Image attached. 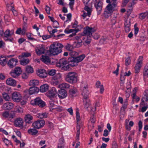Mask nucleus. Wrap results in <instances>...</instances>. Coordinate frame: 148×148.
I'll return each instance as SVG.
<instances>
[{"label": "nucleus", "mask_w": 148, "mask_h": 148, "mask_svg": "<svg viewBox=\"0 0 148 148\" xmlns=\"http://www.w3.org/2000/svg\"><path fill=\"white\" fill-rule=\"evenodd\" d=\"M81 90L82 91V95L83 96V101L84 107L87 108L90 104V101L88 99V95L90 92L88 90L87 85L86 84L85 85H82Z\"/></svg>", "instance_id": "1"}, {"label": "nucleus", "mask_w": 148, "mask_h": 148, "mask_svg": "<svg viewBox=\"0 0 148 148\" xmlns=\"http://www.w3.org/2000/svg\"><path fill=\"white\" fill-rule=\"evenodd\" d=\"M63 47L62 44L55 42L51 45L49 49L50 53L53 55H57L62 52Z\"/></svg>", "instance_id": "2"}, {"label": "nucleus", "mask_w": 148, "mask_h": 148, "mask_svg": "<svg viewBox=\"0 0 148 148\" xmlns=\"http://www.w3.org/2000/svg\"><path fill=\"white\" fill-rule=\"evenodd\" d=\"M52 64H56L57 67L62 69L65 71L68 70L69 68V66L68 64V61L64 58L60 59L57 62V60H55L54 62H52Z\"/></svg>", "instance_id": "3"}, {"label": "nucleus", "mask_w": 148, "mask_h": 148, "mask_svg": "<svg viewBox=\"0 0 148 148\" xmlns=\"http://www.w3.org/2000/svg\"><path fill=\"white\" fill-rule=\"evenodd\" d=\"M76 113L77 123V132L76 135V138L77 140H79L80 134V130L81 127L82 126L83 123L81 120L79 112V110L78 108L76 109Z\"/></svg>", "instance_id": "4"}, {"label": "nucleus", "mask_w": 148, "mask_h": 148, "mask_svg": "<svg viewBox=\"0 0 148 148\" xmlns=\"http://www.w3.org/2000/svg\"><path fill=\"white\" fill-rule=\"evenodd\" d=\"M77 74L74 72H70L66 75V80L68 82L70 83H75L77 80Z\"/></svg>", "instance_id": "5"}, {"label": "nucleus", "mask_w": 148, "mask_h": 148, "mask_svg": "<svg viewBox=\"0 0 148 148\" xmlns=\"http://www.w3.org/2000/svg\"><path fill=\"white\" fill-rule=\"evenodd\" d=\"M31 103L33 105H37L41 108L44 107L46 105L45 102L39 97H36L34 101L32 100Z\"/></svg>", "instance_id": "6"}, {"label": "nucleus", "mask_w": 148, "mask_h": 148, "mask_svg": "<svg viewBox=\"0 0 148 148\" xmlns=\"http://www.w3.org/2000/svg\"><path fill=\"white\" fill-rule=\"evenodd\" d=\"M96 30L94 28L87 26L84 29V33L85 36L91 37L92 36V34L94 33Z\"/></svg>", "instance_id": "7"}, {"label": "nucleus", "mask_w": 148, "mask_h": 148, "mask_svg": "<svg viewBox=\"0 0 148 148\" xmlns=\"http://www.w3.org/2000/svg\"><path fill=\"white\" fill-rule=\"evenodd\" d=\"M106 2L109 3L106 8H108L109 10L110 8L116 10V8L117 6V0H106Z\"/></svg>", "instance_id": "8"}, {"label": "nucleus", "mask_w": 148, "mask_h": 148, "mask_svg": "<svg viewBox=\"0 0 148 148\" xmlns=\"http://www.w3.org/2000/svg\"><path fill=\"white\" fill-rule=\"evenodd\" d=\"M143 60V57L142 56H139V58L138 59L137 62L134 67L136 73H138L139 72L142 66Z\"/></svg>", "instance_id": "9"}, {"label": "nucleus", "mask_w": 148, "mask_h": 148, "mask_svg": "<svg viewBox=\"0 0 148 148\" xmlns=\"http://www.w3.org/2000/svg\"><path fill=\"white\" fill-rule=\"evenodd\" d=\"M22 73L21 68L17 67H16L14 70H12L10 72V74L12 77L16 78L18 77Z\"/></svg>", "instance_id": "10"}, {"label": "nucleus", "mask_w": 148, "mask_h": 148, "mask_svg": "<svg viewBox=\"0 0 148 148\" xmlns=\"http://www.w3.org/2000/svg\"><path fill=\"white\" fill-rule=\"evenodd\" d=\"M12 98L14 101L19 102L22 99V97L20 93L15 92L12 94Z\"/></svg>", "instance_id": "11"}, {"label": "nucleus", "mask_w": 148, "mask_h": 148, "mask_svg": "<svg viewBox=\"0 0 148 148\" xmlns=\"http://www.w3.org/2000/svg\"><path fill=\"white\" fill-rule=\"evenodd\" d=\"M2 116L5 119L12 122V119L14 118L15 115L14 114L10 113L8 112L5 111L3 112Z\"/></svg>", "instance_id": "12"}, {"label": "nucleus", "mask_w": 148, "mask_h": 148, "mask_svg": "<svg viewBox=\"0 0 148 148\" xmlns=\"http://www.w3.org/2000/svg\"><path fill=\"white\" fill-rule=\"evenodd\" d=\"M57 93V91L55 87L51 88L46 94L47 96L49 97L50 99L53 98L55 97Z\"/></svg>", "instance_id": "13"}, {"label": "nucleus", "mask_w": 148, "mask_h": 148, "mask_svg": "<svg viewBox=\"0 0 148 148\" xmlns=\"http://www.w3.org/2000/svg\"><path fill=\"white\" fill-rule=\"evenodd\" d=\"M61 77V75L60 73H58L52 78V82L54 85H57L59 83V80L60 79Z\"/></svg>", "instance_id": "14"}, {"label": "nucleus", "mask_w": 148, "mask_h": 148, "mask_svg": "<svg viewBox=\"0 0 148 148\" xmlns=\"http://www.w3.org/2000/svg\"><path fill=\"white\" fill-rule=\"evenodd\" d=\"M18 62L17 59L13 58L9 60L7 64L9 68H13L16 66Z\"/></svg>", "instance_id": "15"}, {"label": "nucleus", "mask_w": 148, "mask_h": 148, "mask_svg": "<svg viewBox=\"0 0 148 148\" xmlns=\"http://www.w3.org/2000/svg\"><path fill=\"white\" fill-rule=\"evenodd\" d=\"M76 60L75 57H71L69 58L68 59V65L71 66H77L78 65V63Z\"/></svg>", "instance_id": "16"}, {"label": "nucleus", "mask_w": 148, "mask_h": 148, "mask_svg": "<svg viewBox=\"0 0 148 148\" xmlns=\"http://www.w3.org/2000/svg\"><path fill=\"white\" fill-rule=\"evenodd\" d=\"M45 122L43 121H36L33 123L32 126L35 129H39L44 126Z\"/></svg>", "instance_id": "17"}, {"label": "nucleus", "mask_w": 148, "mask_h": 148, "mask_svg": "<svg viewBox=\"0 0 148 148\" xmlns=\"http://www.w3.org/2000/svg\"><path fill=\"white\" fill-rule=\"evenodd\" d=\"M23 119L21 118H16L14 121V125L16 127H23Z\"/></svg>", "instance_id": "18"}, {"label": "nucleus", "mask_w": 148, "mask_h": 148, "mask_svg": "<svg viewBox=\"0 0 148 148\" xmlns=\"http://www.w3.org/2000/svg\"><path fill=\"white\" fill-rule=\"evenodd\" d=\"M14 107L13 104L10 102H7L4 103L3 106V108L5 110H10Z\"/></svg>", "instance_id": "19"}, {"label": "nucleus", "mask_w": 148, "mask_h": 148, "mask_svg": "<svg viewBox=\"0 0 148 148\" xmlns=\"http://www.w3.org/2000/svg\"><path fill=\"white\" fill-rule=\"evenodd\" d=\"M58 95L59 97L61 99L65 98L67 96V92L66 90L64 89H61L58 90Z\"/></svg>", "instance_id": "20"}, {"label": "nucleus", "mask_w": 148, "mask_h": 148, "mask_svg": "<svg viewBox=\"0 0 148 148\" xmlns=\"http://www.w3.org/2000/svg\"><path fill=\"white\" fill-rule=\"evenodd\" d=\"M95 7L97 10L98 15L100 14L102 10V3L100 1L95 3Z\"/></svg>", "instance_id": "21"}, {"label": "nucleus", "mask_w": 148, "mask_h": 148, "mask_svg": "<svg viewBox=\"0 0 148 148\" xmlns=\"http://www.w3.org/2000/svg\"><path fill=\"white\" fill-rule=\"evenodd\" d=\"M37 74L39 77L42 78L46 77L47 75L45 70L43 69L38 70L37 72Z\"/></svg>", "instance_id": "22"}, {"label": "nucleus", "mask_w": 148, "mask_h": 148, "mask_svg": "<svg viewBox=\"0 0 148 148\" xmlns=\"http://www.w3.org/2000/svg\"><path fill=\"white\" fill-rule=\"evenodd\" d=\"M45 51V48L42 45L37 47L36 49V52L38 55L44 53Z\"/></svg>", "instance_id": "23"}, {"label": "nucleus", "mask_w": 148, "mask_h": 148, "mask_svg": "<svg viewBox=\"0 0 148 148\" xmlns=\"http://www.w3.org/2000/svg\"><path fill=\"white\" fill-rule=\"evenodd\" d=\"M39 88L36 86L30 87L29 90V92L30 95H32L37 93L39 91Z\"/></svg>", "instance_id": "24"}, {"label": "nucleus", "mask_w": 148, "mask_h": 148, "mask_svg": "<svg viewBox=\"0 0 148 148\" xmlns=\"http://www.w3.org/2000/svg\"><path fill=\"white\" fill-rule=\"evenodd\" d=\"M6 84L8 85L14 86L16 84V82L14 79L10 78L8 79L6 81Z\"/></svg>", "instance_id": "25"}, {"label": "nucleus", "mask_w": 148, "mask_h": 148, "mask_svg": "<svg viewBox=\"0 0 148 148\" xmlns=\"http://www.w3.org/2000/svg\"><path fill=\"white\" fill-rule=\"evenodd\" d=\"M33 117L30 114L26 115L25 117V120L26 123L29 124L32 122Z\"/></svg>", "instance_id": "26"}, {"label": "nucleus", "mask_w": 148, "mask_h": 148, "mask_svg": "<svg viewBox=\"0 0 148 148\" xmlns=\"http://www.w3.org/2000/svg\"><path fill=\"white\" fill-rule=\"evenodd\" d=\"M107 9V10L106 11H105L103 13V16L106 18H108L109 16L111 15V14L115 10L111 9H110V10H109L108 8H106Z\"/></svg>", "instance_id": "27"}, {"label": "nucleus", "mask_w": 148, "mask_h": 148, "mask_svg": "<svg viewBox=\"0 0 148 148\" xmlns=\"http://www.w3.org/2000/svg\"><path fill=\"white\" fill-rule=\"evenodd\" d=\"M96 86L97 88L100 89V93L101 94L103 93L104 90V88L103 85L101 84V82L99 81H98L97 82L96 84Z\"/></svg>", "instance_id": "28"}, {"label": "nucleus", "mask_w": 148, "mask_h": 148, "mask_svg": "<svg viewBox=\"0 0 148 148\" xmlns=\"http://www.w3.org/2000/svg\"><path fill=\"white\" fill-rule=\"evenodd\" d=\"M6 58L3 56H0V64L2 66H5L7 63Z\"/></svg>", "instance_id": "29"}, {"label": "nucleus", "mask_w": 148, "mask_h": 148, "mask_svg": "<svg viewBox=\"0 0 148 148\" xmlns=\"http://www.w3.org/2000/svg\"><path fill=\"white\" fill-rule=\"evenodd\" d=\"M42 58L41 59L42 61L44 62L46 64L49 63L50 62H52L53 61H51L49 59V58L48 56H42Z\"/></svg>", "instance_id": "30"}, {"label": "nucleus", "mask_w": 148, "mask_h": 148, "mask_svg": "<svg viewBox=\"0 0 148 148\" xmlns=\"http://www.w3.org/2000/svg\"><path fill=\"white\" fill-rule=\"evenodd\" d=\"M49 88V86L47 84H45L40 86V91L42 92H45L48 90Z\"/></svg>", "instance_id": "31"}, {"label": "nucleus", "mask_w": 148, "mask_h": 148, "mask_svg": "<svg viewBox=\"0 0 148 148\" xmlns=\"http://www.w3.org/2000/svg\"><path fill=\"white\" fill-rule=\"evenodd\" d=\"M22 60H21L19 62L20 64L23 65L25 66L28 64L29 62V60L28 58H22Z\"/></svg>", "instance_id": "32"}, {"label": "nucleus", "mask_w": 148, "mask_h": 148, "mask_svg": "<svg viewBox=\"0 0 148 148\" xmlns=\"http://www.w3.org/2000/svg\"><path fill=\"white\" fill-rule=\"evenodd\" d=\"M84 9L87 12L88 16L90 17L92 12L91 8L89 7L88 5H85Z\"/></svg>", "instance_id": "33"}, {"label": "nucleus", "mask_w": 148, "mask_h": 148, "mask_svg": "<svg viewBox=\"0 0 148 148\" xmlns=\"http://www.w3.org/2000/svg\"><path fill=\"white\" fill-rule=\"evenodd\" d=\"M31 54L28 52H23L22 53L21 55L18 56V58L20 59H22V58H25V57H27L31 56Z\"/></svg>", "instance_id": "34"}, {"label": "nucleus", "mask_w": 148, "mask_h": 148, "mask_svg": "<svg viewBox=\"0 0 148 148\" xmlns=\"http://www.w3.org/2000/svg\"><path fill=\"white\" fill-rule=\"evenodd\" d=\"M77 92V89L75 88H71L70 89L69 91V96L71 97H74Z\"/></svg>", "instance_id": "35"}, {"label": "nucleus", "mask_w": 148, "mask_h": 148, "mask_svg": "<svg viewBox=\"0 0 148 148\" xmlns=\"http://www.w3.org/2000/svg\"><path fill=\"white\" fill-rule=\"evenodd\" d=\"M27 132L30 134L32 135H35L38 132V131L34 129H29L28 130Z\"/></svg>", "instance_id": "36"}, {"label": "nucleus", "mask_w": 148, "mask_h": 148, "mask_svg": "<svg viewBox=\"0 0 148 148\" xmlns=\"http://www.w3.org/2000/svg\"><path fill=\"white\" fill-rule=\"evenodd\" d=\"M51 101H49V108L50 110L51 111L54 110V108L56 107V105H55L54 103V100L51 99H50Z\"/></svg>", "instance_id": "37"}, {"label": "nucleus", "mask_w": 148, "mask_h": 148, "mask_svg": "<svg viewBox=\"0 0 148 148\" xmlns=\"http://www.w3.org/2000/svg\"><path fill=\"white\" fill-rule=\"evenodd\" d=\"M117 16V14H112L111 17V21L112 23V25H114L116 23Z\"/></svg>", "instance_id": "38"}, {"label": "nucleus", "mask_w": 148, "mask_h": 148, "mask_svg": "<svg viewBox=\"0 0 148 148\" xmlns=\"http://www.w3.org/2000/svg\"><path fill=\"white\" fill-rule=\"evenodd\" d=\"M39 81L37 80L33 79L31 80L29 83V85L30 86H37L38 84Z\"/></svg>", "instance_id": "39"}, {"label": "nucleus", "mask_w": 148, "mask_h": 148, "mask_svg": "<svg viewBox=\"0 0 148 148\" xmlns=\"http://www.w3.org/2000/svg\"><path fill=\"white\" fill-rule=\"evenodd\" d=\"M85 57V55L82 54L77 57H75V58L78 63L79 62L82 61L84 59Z\"/></svg>", "instance_id": "40"}, {"label": "nucleus", "mask_w": 148, "mask_h": 148, "mask_svg": "<svg viewBox=\"0 0 148 148\" xmlns=\"http://www.w3.org/2000/svg\"><path fill=\"white\" fill-rule=\"evenodd\" d=\"M141 102L140 103V104L144 105L145 103H144V101H148V95L147 94H146L144 95V96L142 99Z\"/></svg>", "instance_id": "41"}, {"label": "nucleus", "mask_w": 148, "mask_h": 148, "mask_svg": "<svg viewBox=\"0 0 148 148\" xmlns=\"http://www.w3.org/2000/svg\"><path fill=\"white\" fill-rule=\"evenodd\" d=\"M70 86L69 84L66 83H63L59 85V87L61 89H65L68 88Z\"/></svg>", "instance_id": "42"}, {"label": "nucleus", "mask_w": 148, "mask_h": 148, "mask_svg": "<svg viewBox=\"0 0 148 148\" xmlns=\"http://www.w3.org/2000/svg\"><path fill=\"white\" fill-rule=\"evenodd\" d=\"M23 110V109L18 106H16L14 109V112H16L22 113Z\"/></svg>", "instance_id": "43"}, {"label": "nucleus", "mask_w": 148, "mask_h": 148, "mask_svg": "<svg viewBox=\"0 0 148 148\" xmlns=\"http://www.w3.org/2000/svg\"><path fill=\"white\" fill-rule=\"evenodd\" d=\"M26 71L28 73H32L34 72V69L31 66H27L26 67Z\"/></svg>", "instance_id": "44"}, {"label": "nucleus", "mask_w": 148, "mask_h": 148, "mask_svg": "<svg viewBox=\"0 0 148 148\" xmlns=\"http://www.w3.org/2000/svg\"><path fill=\"white\" fill-rule=\"evenodd\" d=\"M65 48L70 51L73 49V46L71 45L67 44L64 47Z\"/></svg>", "instance_id": "45"}, {"label": "nucleus", "mask_w": 148, "mask_h": 148, "mask_svg": "<svg viewBox=\"0 0 148 148\" xmlns=\"http://www.w3.org/2000/svg\"><path fill=\"white\" fill-rule=\"evenodd\" d=\"M4 37L8 38L11 36L12 34H10V32L9 29L6 30L4 33Z\"/></svg>", "instance_id": "46"}, {"label": "nucleus", "mask_w": 148, "mask_h": 148, "mask_svg": "<svg viewBox=\"0 0 148 148\" xmlns=\"http://www.w3.org/2000/svg\"><path fill=\"white\" fill-rule=\"evenodd\" d=\"M2 140L5 143L6 146H8L9 144L12 145V143L11 141L6 138H2Z\"/></svg>", "instance_id": "47"}, {"label": "nucleus", "mask_w": 148, "mask_h": 148, "mask_svg": "<svg viewBox=\"0 0 148 148\" xmlns=\"http://www.w3.org/2000/svg\"><path fill=\"white\" fill-rule=\"evenodd\" d=\"M3 97L4 99L9 101L10 99V97L7 93H4L3 94Z\"/></svg>", "instance_id": "48"}, {"label": "nucleus", "mask_w": 148, "mask_h": 148, "mask_svg": "<svg viewBox=\"0 0 148 148\" xmlns=\"http://www.w3.org/2000/svg\"><path fill=\"white\" fill-rule=\"evenodd\" d=\"M69 53V55L71 56V57L76 56H77L78 54V53L77 52L73 51V50L70 51Z\"/></svg>", "instance_id": "49"}, {"label": "nucleus", "mask_w": 148, "mask_h": 148, "mask_svg": "<svg viewBox=\"0 0 148 148\" xmlns=\"http://www.w3.org/2000/svg\"><path fill=\"white\" fill-rule=\"evenodd\" d=\"M56 71L55 69H51L48 71V75L50 76H53L56 73Z\"/></svg>", "instance_id": "50"}, {"label": "nucleus", "mask_w": 148, "mask_h": 148, "mask_svg": "<svg viewBox=\"0 0 148 148\" xmlns=\"http://www.w3.org/2000/svg\"><path fill=\"white\" fill-rule=\"evenodd\" d=\"M147 14L146 13H141L140 15L139 18L141 19H143L146 17Z\"/></svg>", "instance_id": "51"}, {"label": "nucleus", "mask_w": 148, "mask_h": 148, "mask_svg": "<svg viewBox=\"0 0 148 148\" xmlns=\"http://www.w3.org/2000/svg\"><path fill=\"white\" fill-rule=\"evenodd\" d=\"M70 2L69 3L70 8L71 10H73L75 0H69Z\"/></svg>", "instance_id": "52"}, {"label": "nucleus", "mask_w": 148, "mask_h": 148, "mask_svg": "<svg viewBox=\"0 0 148 148\" xmlns=\"http://www.w3.org/2000/svg\"><path fill=\"white\" fill-rule=\"evenodd\" d=\"M91 40V37L87 36L86 38V40H84V41L87 44H89L90 43Z\"/></svg>", "instance_id": "53"}, {"label": "nucleus", "mask_w": 148, "mask_h": 148, "mask_svg": "<svg viewBox=\"0 0 148 148\" xmlns=\"http://www.w3.org/2000/svg\"><path fill=\"white\" fill-rule=\"evenodd\" d=\"M53 23V26L54 28H57L59 27V23L56 21H55Z\"/></svg>", "instance_id": "54"}, {"label": "nucleus", "mask_w": 148, "mask_h": 148, "mask_svg": "<svg viewBox=\"0 0 148 148\" xmlns=\"http://www.w3.org/2000/svg\"><path fill=\"white\" fill-rule=\"evenodd\" d=\"M131 60L130 57H128L125 60V64L126 66L129 65L130 63Z\"/></svg>", "instance_id": "55"}, {"label": "nucleus", "mask_w": 148, "mask_h": 148, "mask_svg": "<svg viewBox=\"0 0 148 148\" xmlns=\"http://www.w3.org/2000/svg\"><path fill=\"white\" fill-rule=\"evenodd\" d=\"M82 40H80L79 41H78L77 42H75V47L77 48L80 47L82 45Z\"/></svg>", "instance_id": "56"}, {"label": "nucleus", "mask_w": 148, "mask_h": 148, "mask_svg": "<svg viewBox=\"0 0 148 148\" xmlns=\"http://www.w3.org/2000/svg\"><path fill=\"white\" fill-rule=\"evenodd\" d=\"M62 109L63 108L62 106H56L55 108H54V110H56V111L60 112L62 110Z\"/></svg>", "instance_id": "57"}, {"label": "nucleus", "mask_w": 148, "mask_h": 148, "mask_svg": "<svg viewBox=\"0 0 148 148\" xmlns=\"http://www.w3.org/2000/svg\"><path fill=\"white\" fill-rule=\"evenodd\" d=\"M124 26H130V19L126 20L124 23Z\"/></svg>", "instance_id": "58"}, {"label": "nucleus", "mask_w": 148, "mask_h": 148, "mask_svg": "<svg viewBox=\"0 0 148 148\" xmlns=\"http://www.w3.org/2000/svg\"><path fill=\"white\" fill-rule=\"evenodd\" d=\"M45 10L48 14H50V8L47 5H46L45 8Z\"/></svg>", "instance_id": "59"}, {"label": "nucleus", "mask_w": 148, "mask_h": 148, "mask_svg": "<svg viewBox=\"0 0 148 148\" xmlns=\"http://www.w3.org/2000/svg\"><path fill=\"white\" fill-rule=\"evenodd\" d=\"M48 31L51 34H52V36H53L54 37H55V35L54 34L56 32L58 31V30L57 29H53L52 31H49L48 30Z\"/></svg>", "instance_id": "60"}, {"label": "nucleus", "mask_w": 148, "mask_h": 148, "mask_svg": "<svg viewBox=\"0 0 148 148\" xmlns=\"http://www.w3.org/2000/svg\"><path fill=\"white\" fill-rule=\"evenodd\" d=\"M99 104V103H97L95 105V106H94L93 108L92 107L91 108V111L93 112V113H92V115H93L94 114V112L96 110V106H98V105Z\"/></svg>", "instance_id": "61"}, {"label": "nucleus", "mask_w": 148, "mask_h": 148, "mask_svg": "<svg viewBox=\"0 0 148 148\" xmlns=\"http://www.w3.org/2000/svg\"><path fill=\"white\" fill-rule=\"evenodd\" d=\"M133 93L132 95V98L133 99H135V97H136V90L134 88L133 90Z\"/></svg>", "instance_id": "62"}, {"label": "nucleus", "mask_w": 148, "mask_h": 148, "mask_svg": "<svg viewBox=\"0 0 148 148\" xmlns=\"http://www.w3.org/2000/svg\"><path fill=\"white\" fill-rule=\"evenodd\" d=\"M90 121L92 123H94L96 119L95 117L93 115V116H91L90 118Z\"/></svg>", "instance_id": "63"}, {"label": "nucleus", "mask_w": 148, "mask_h": 148, "mask_svg": "<svg viewBox=\"0 0 148 148\" xmlns=\"http://www.w3.org/2000/svg\"><path fill=\"white\" fill-rule=\"evenodd\" d=\"M117 145L115 141H113L112 143V148H117Z\"/></svg>", "instance_id": "64"}]
</instances>
